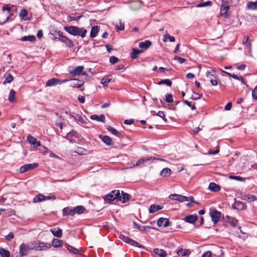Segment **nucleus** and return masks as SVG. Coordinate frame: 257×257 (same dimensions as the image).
<instances>
[{
  "mask_svg": "<svg viewBox=\"0 0 257 257\" xmlns=\"http://www.w3.org/2000/svg\"><path fill=\"white\" fill-rule=\"evenodd\" d=\"M64 29L69 34L73 36H80L82 38L85 37L87 33L86 29L76 26H65Z\"/></svg>",
  "mask_w": 257,
  "mask_h": 257,
  "instance_id": "1",
  "label": "nucleus"
},
{
  "mask_svg": "<svg viewBox=\"0 0 257 257\" xmlns=\"http://www.w3.org/2000/svg\"><path fill=\"white\" fill-rule=\"evenodd\" d=\"M156 160L164 161V159H161L158 157H148L145 158H142L136 162V166H139L142 167L150 164L153 160Z\"/></svg>",
  "mask_w": 257,
  "mask_h": 257,
  "instance_id": "2",
  "label": "nucleus"
},
{
  "mask_svg": "<svg viewBox=\"0 0 257 257\" xmlns=\"http://www.w3.org/2000/svg\"><path fill=\"white\" fill-rule=\"evenodd\" d=\"M119 197V190H114L111 191L109 193L105 195L103 197V199L106 203H111L114 200L118 201Z\"/></svg>",
  "mask_w": 257,
  "mask_h": 257,
  "instance_id": "3",
  "label": "nucleus"
},
{
  "mask_svg": "<svg viewBox=\"0 0 257 257\" xmlns=\"http://www.w3.org/2000/svg\"><path fill=\"white\" fill-rule=\"evenodd\" d=\"M119 238L123 241L127 243H128L133 246H137L140 248L143 247V245L140 244L139 242L136 241L135 240L129 238L128 237L124 235L120 234L119 235Z\"/></svg>",
  "mask_w": 257,
  "mask_h": 257,
  "instance_id": "4",
  "label": "nucleus"
},
{
  "mask_svg": "<svg viewBox=\"0 0 257 257\" xmlns=\"http://www.w3.org/2000/svg\"><path fill=\"white\" fill-rule=\"evenodd\" d=\"M69 80L68 79H64L61 80L56 78H53L50 79H49L46 83V85L47 87H51L55 86L56 85H60L63 83H65L66 82L68 81Z\"/></svg>",
  "mask_w": 257,
  "mask_h": 257,
  "instance_id": "5",
  "label": "nucleus"
},
{
  "mask_svg": "<svg viewBox=\"0 0 257 257\" xmlns=\"http://www.w3.org/2000/svg\"><path fill=\"white\" fill-rule=\"evenodd\" d=\"M209 214L211 218L212 221L214 224H216L219 220L221 217V213L218 210L214 209L212 211H211L209 213Z\"/></svg>",
  "mask_w": 257,
  "mask_h": 257,
  "instance_id": "6",
  "label": "nucleus"
},
{
  "mask_svg": "<svg viewBox=\"0 0 257 257\" xmlns=\"http://www.w3.org/2000/svg\"><path fill=\"white\" fill-rule=\"evenodd\" d=\"M38 166V164L36 163L25 164L20 167V171L21 173H24L29 170L37 168Z\"/></svg>",
  "mask_w": 257,
  "mask_h": 257,
  "instance_id": "7",
  "label": "nucleus"
},
{
  "mask_svg": "<svg viewBox=\"0 0 257 257\" xmlns=\"http://www.w3.org/2000/svg\"><path fill=\"white\" fill-rule=\"evenodd\" d=\"M169 197L172 200H176L180 202L188 201V198L187 197L177 194H171Z\"/></svg>",
  "mask_w": 257,
  "mask_h": 257,
  "instance_id": "8",
  "label": "nucleus"
},
{
  "mask_svg": "<svg viewBox=\"0 0 257 257\" xmlns=\"http://www.w3.org/2000/svg\"><path fill=\"white\" fill-rule=\"evenodd\" d=\"M30 248L28 245L22 243L19 247V253L21 257L28 255Z\"/></svg>",
  "mask_w": 257,
  "mask_h": 257,
  "instance_id": "9",
  "label": "nucleus"
},
{
  "mask_svg": "<svg viewBox=\"0 0 257 257\" xmlns=\"http://www.w3.org/2000/svg\"><path fill=\"white\" fill-rule=\"evenodd\" d=\"M36 249L38 250H45L51 247V245L48 243L39 241L36 243Z\"/></svg>",
  "mask_w": 257,
  "mask_h": 257,
  "instance_id": "10",
  "label": "nucleus"
},
{
  "mask_svg": "<svg viewBox=\"0 0 257 257\" xmlns=\"http://www.w3.org/2000/svg\"><path fill=\"white\" fill-rule=\"evenodd\" d=\"M130 195L121 191V194L119 192V197L118 199V201H120L122 203H125L130 200Z\"/></svg>",
  "mask_w": 257,
  "mask_h": 257,
  "instance_id": "11",
  "label": "nucleus"
},
{
  "mask_svg": "<svg viewBox=\"0 0 257 257\" xmlns=\"http://www.w3.org/2000/svg\"><path fill=\"white\" fill-rule=\"evenodd\" d=\"M133 227L134 228H137L141 231H148V229H155V228L150 226H142L138 224L137 222H133Z\"/></svg>",
  "mask_w": 257,
  "mask_h": 257,
  "instance_id": "12",
  "label": "nucleus"
},
{
  "mask_svg": "<svg viewBox=\"0 0 257 257\" xmlns=\"http://www.w3.org/2000/svg\"><path fill=\"white\" fill-rule=\"evenodd\" d=\"M169 220L166 218L161 217L159 218L157 221V224L159 226L167 227L169 225Z\"/></svg>",
  "mask_w": 257,
  "mask_h": 257,
  "instance_id": "13",
  "label": "nucleus"
},
{
  "mask_svg": "<svg viewBox=\"0 0 257 257\" xmlns=\"http://www.w3.org/2000/svg\"><path fill=\"white\" fill-rule=\"evenodd\" d=\"M51 35H52L55 39H58L60 41L62 39V37H64L63 35V33L60 30H52L50 32Z\"/></svg>",
  "mask_w": 257,
  "mask_h": 257,
  "instance_id": "14",
  "label": "nucleus"
},
{
  "mask_svg": "<svg viewBox=\"0 0 257 257\" xmlns=\"http://www.w3.org/2000/svg\"><path fill=\"white\" fill-rule=\"evenodd\" d=\"M27 140L30 144L34 145L35 147H39L41 146V143L32 136H29L27 137Z\"/></svg>",
  "mask_w": 257,
  "mask_h": 257,
  "instance_id": "15",
  "label": "nucleus"
},
{
  "mask_svg": "<svg viewBox=\"0 0 257 257\" xmlns=\"http://www.w3.org/2000/svg\"><path fill=\"white\" fill-rule=\"evenodd\" d=\"M144 52L143 50H139L136 48H133L132 52L130 54V56L132 59H135L139 57L140 54Z\"/></svg>",
  "mask_w": 257,
  "mask_h": 257,
  "instance_id": "16",
  "label": "nucleus"
},
{
  "mask_svg": "<svg viewBox=\"0 0 257 257\" xmlns=\"http://www.w3.org/2000/svg\"><path fill=\"white\" fill-rule=\"evenodd\" d=\"M84 69V67L83 66H79L75 68L73 70H72L70 72V73L73 75H79L80 74H85V73H82L83 70Z\"/></svg>",
  "mask_w": 257,
  "mask_h": 257,
  "instance_id": "17",
  "label": "nucleus"
},
{
  "mask_svg": "<svg viewBox=\"0 0 257 257\" xmlns=\"http://www.w3.org/2000/svg\"><path fill=\"white\" fill-rule=\"evenodd\" d=\"M229 9V7L221 6L220 13L221 16L225 18H227L230 15L228 12Z\"/></svg>",
  "mask_w": 257,
  "mask_h": 257,
  "instance_id": "18",
  "label": "nucleus"
},
{
  "mask_svg": "<svg viewBox=\"0 0 257 257\" xmlns=\"http://www.w3.org/2000/svg\"><path fill=\"white\" fill-rule=\"evenodd\" d=\"M197 218L198 216L196 215H188L184 218V220L186 222L193 223L197 220Z\"/></svg>",
  "mask_w": 257,
  "mask_h": 257,
  "instance_id": "19",
  "label": "nucleus"
},
{
  "mask_svg": "<svg viewBox=\"0 0 257 257\" xmlns=\"http://www.w3.org/2000/svg\"><path fill=\"white\" fill-rule=\"evenodd\" d=\"M152 43L150 40H146L144 42H141L139 44V47L142 49L146 50L148 49L151 45Z\"/></svg>",
  "mask_w": 257,
  "mask_h": 257,
  "instance_id": "20",
  "label": "nucleus"
},
{
  "mask_svg": "<svg viewBox=\"0 0 257 257\" xmlns=\"http://www.w3.org/2000/svg\"><path fill=\"white\" fill-rule=\"evenodd\" d=\"M50 231L57 237H61L62 236V230L59 228H52Z\"/></svg>",
  "mask_w": 257,
  "mask_h": 257,
  "instance_id": "21",
  "label": "nucleus"
},
{
  "mask_svg": "<svg viewBox=\"0 0 257 257\" xmlns=\"http://www.w3.org/2000/svg\"><path fill=\"white\" fill-rule=\"evenodd\" d=\"M61 41L64 43L66 46L69 48H72L74 46L73 41L65 36L62 37Z\"/></svg>",
  "mask_w": 257,
  "mask_h": 257,
  "instance_id": "22",
  "label": "nucleus"
},
{
  "mask_svg": "<svg viewBox=\"0 0 257 257\" xmlns=\"http://www.w3.org/2000/svg\"><path fill=\"white\" fill-rule=\"evenodd\" d=\"M99 138L101 139L102 141L107 146L112 145L111 139L108 136H99Z\"/></svg>",
  "mask_w": 257,
  "mask_h": 257,
  "instance_id": "23",
  "label": "nucleus"
},
{
  "mask_svg": "<svg viewBox=\"0 0 257 257\" xmlns=\"http://www.w3.org/2000/svg\"><path fill=\"white\" fill-rule=\"evenodd\" d=\"M90 118L92 120H95L96 121L102 122H104L105 119V116L103 114H101L100 115L93 114L91 115Z\"/></svg>",
  "mask_w": 257,
  "mask_h": 257,
  "instance_id": "24",
  "label": "nucleus"
},
{
  "mask_svg": "<svg viewBox=\"0 0 257 257\" xmlns=\"http://www.w3.org/2000/svg\"><path fill=\"white\" fill-rule=\"evenodd\" d=\"M208 189L213 192H218L220 190V187L214 182L210 183Z\"/></svg>",
  "mask_w": 257,
  "mask_h": 257,
  "instance_id": "25",
  "label": "nucleus"
},
{
  "mask_svg": "<svg viewBox=\"0 0 257 257\" xmlns=\"http://www.w3.org/2000/svg\"><path fill=\"white\" fill-rule=\"evenodd\" d=\"M153 252L160 257H166L167 256L166 252L162 249L154 248L153 249Z\"/></svg>",
  "mask_w": 257,
  "mask_h": 257,
  "instance_id": "26",
  "label": "nucleus"
},
{
  "mask_svg": "<svg viewBox=\"0 0 257 257\" xmlns=\"http://www.w3.org/2000/svg\"><path fill=\"white\" fill-rule=\"evenodd\" d=\"M163 207L161 205H156L155 204H152L150 206L149 211L150 213H153L158 210H161Z\"/></svg>",
  "mask_w": 257,
  "mask_h": 257,
  "instance_id": "27",
  "label": "nucleus"
},
{
  "mask_svg": "<svg viewBox=\"0 0 257 257\" xmlns=\"http://www.w3.org/2000/svg\"><path fill=\"white\" fill-rule=\"evenodd\" d=\"M177 253L179 255L181 256H188L190 253V251L188 249L184 250L183 248H180L177 251Z\"/></svg>",
  "mask_w": 257,
  "mask_h": 257,
  "instance_id": "28",
  "label": "nucleus"
},
{
  "mask_svg": "<svg viewBox=\"0 0 257 257\" xmlns=\"http://www.w3.org/2000/svg\"><path fill=\"white\" fill-rule=\"evenodd\" d=\"M46 200V197L42 194H39L37 195L33 199V201L35 203L40 202Z\"/></svg>",
  "mask_w": 257,
  "mask_h": 257,
  "instance_id": "29",
  "label": "nucleus"
},
{
  "mask_svg": "<svg viewBox=\"0 0 257 257\" xmlns=\"http://www.w3.org/2000/svg\"><path fill=\"white\" fill-rule=\"evenodd\" d=\"M20 40L22 41H30L34 42L36 41V37L33 35L25 36L22 37Z\"/></svg>",
  "mask_w": 257,
  "mask_h": 257,
  "instance_id": "30",
  "label": "nucleus"
},
{
  "mask_svg": "<svg viewBox=\"0 0 257 257\" xmlns=\"http://www.w3.org/2000/svg\"><path fill=\"white\" fill-rule=\"evenodd\" d=\"M248 10H255L257 9V1L255 2H249L246 5Z\"/></svg>",
  "mask_w": 257,
  "mask_h": 257,
  "instance_id": "31",
  "label": "nucleus"
},
{
  "mask_svg": "<svg viewBox=\"0 0 257 257\" xmlns=\"http://www.w3.org/2000/svg\"><path fill=\"white\" fill-rule=\"evenodd\" d=\"M106 129L108 131H109L111 134H112L113 135H114L119 138L121 136V134L120 132H119L116 129L113 128L112 127H111L109 125H108L106 127Z\"/></svg>",
  "mask_w": 257,
  "mask_h": 257,
  "instance_id": "32",
  "label": "nucleus"
},
{
  "mask_svg": "<svg viewBox=\"0 0 257 257\" xmlns=\"http://www.w3.org/2000/svg\"><path fill=\"white\" fill-rule=\"evenodd\" d=\"M242 199L244 200H247L249 202L254 201L257 200V197L253 195H244L243 196Z\"/></svg>",
  "mask_w": 257,
  "mask_h": 257,
  "instance_id": "33",
  "label": "nucleus"
},
{
  "mask_svg": "<svg viewBox=\"0 0 257 257\" xmlns=\"http://www.w3.org/2000/svg\"><path fill=\"white\" fill-rule=\"evenodd\" d=\"M242 43L248 49L249 52L251 51V45L250 41H248V37H245L242 41Z\"/></svg>",
  "mask_w": 257,
  "mask_h": 257,
  "instance_id": "34",
  "label": "nucleus"
},
{
  "mask_svg": "<svg viewBox=\"0 0 257 257\" xmlns=\"http://www.w3.org/2000/svg\"><path fill=\"white\" fill-rule=\"evenodd\" d=\"M98 33V27L97 26H93L91 28L90 37L91 38L95 37Z\"/></svg>",
  "mask_w": 257,
  "mask_h": 257,
  "instance_id": "35",
  "label": "nucleus"
},
{
  "mask_svg": "<svg viewBox=\"0 0 257 257\" xmlns=\"http://www.w3.org/2000/svg\"><path fill=\"white\" fill-rule=\"evenodd\" d=\"M171 170L168 168H164L160 173V175L163 177H168L171 174Z\"/></svg>",
  "mask_w": 257,
  "mask_h": 257,
  "instance_id": "36",
  "label": "nucleus"
},
{
  "mask_svg": "<svg viewBox=\"0 0 257 257\" xmlns=\"http://www.w3.org/2000/svg\"><path fill=\"white\" fill-rule=\"evenodd\" d=\"M63 242L61 240L55 238L52 242V245L54 247H59L62 246Z\"/></svg>",
  "mask_w": 257,
  "mask_h": 257,
  "instance_id": "37",
  "label": "nucleus"
},
{
  "mask_svg": "<svg viewBox=\"0 0 257 257\" xmlns=\"http://www.w3.org/2000/svg\"><path fill=\"white\" fill-rule=\"evenodd\" d=\"M16 92L14 90H11L10 92L8 100L11 102H13L15 100Z\"/></svg>",
  "mask_w": 257,
  "mask_h": 257,
  "instance_id": "38",
  "label": "nucleus"
},
{
  "mask_svg": "<svg viewBox=\"0 0 257 257\" xmlns=\"http://www.w3.org/2000/svg\"><path fill=\"white\" fill-rule=\"evenodd\" d=\"M236 205H237L238 210H244L247 207L245 203L241 201H236Z\"/></svg>",
  "mask_w": 257,
  "mask_h": 257,
  "instance_id": "39",
  "label": "nucleus"
},
{
  "mask_svg": "<svg viewBox=\"0 0 257 257\" xmlns=\"http://www.w3.org/2000/svg\"><path fill=\"white\" fill-rule=\"evenodd\" d=\"M0 255L2 257H10V253L4 248H0Z\"/></svg>",
  "mask_w": 257,
  "mask_h": 257,
  "instance_id": "40",
  "label": "nucleus"
},
{
  "mask_svg": "<svg viewBox=\"0 0 257 257\" xmlns=\"http://www.w3.org/2000/svg\"><path fill=\"white\" fill-rule=\"evenodd\" d=\"M167 39H169L171 42H173L175 41V38L173 36H171L168 34L166 33L163 36V41L166 42Z\"/></svg>",
  "mask_w": 257,
  "mask_h": 257,
  "instance_id": "41",
  "label": "nucleus"
},
{
  "mask_svg": "<svg viewBox=\"0 0 257 257\" xmlns=\"http://www.w3.org/2000/svg\"><path fill=\"white\" fill-rule=\"evenodd\" d=\"M65 247L68 249V250L70 252H73L74 254H77L79 252V250L77 248L68 245L67 243L65 244Z\"/></svg>",
  "mask_w": 257,
  "mask_h": 257,
  "instance_id": "42",
  "label": "nucleus"
},
{
  "mask_svg": "<svg viewBox=\"0 0 257 257\" xmlns=\"http://www.w3.org/2000/svg\"><path fill=\"white\" fill-rule=\"evenodd\" d=\"M71 118H72L77 123H84V121L81 115H77L76 116L71 115Z\"/></svg>",
  "mask_w": 257,
  "mask_h": 257,
  "instance_id": "43",
  "label": "nucleus"
},
{
  "mask_svg": "<svg viewBox=\"0 0 257 257\" xmlns=\"http://www.w3.org/2000/svg\"><path fill=\"white\" fill-rule=\"evenodd\" d=\"M111 78L109 77H104L102 78L101 80V83L104 85V86H107L108 83L111 81Z\"/></svg>",
  "mask_w": 257,
  "mask_h": 257,
  "instance_id": "44",
  "label": "nucleus"
},
{
  "mask_svg": "<svg viewBox=\"0 0 257 257\" xmlns=\"http://www.w3.org/2000/svg\"><path fill=\"white\" fill-rule=\"evenodd\" d=\"M74 208L76 210V213L78 214L83 213L85 209L82 206H77L74 207Z\"/></svg>",
  "mask_w": 257,
  "mask_h": 257,
  "instance_id": "45",
  "label": "nucleus"
},
{
  "mask_svg": "<svg viewBox=\"0 0 257 257\" xmlns=\"http://www.w3.org/2000/svg\"><path fill=\"white\" fill-rule=\"evenodd\" d=\"M87 150L86 149H84L82 148L78 147L76 149V150L75 151V152H76L79 155H85L87 153Z\"/></svg>",
  "mask_w": 257,
  "mask_h": 257,
  "instance_id": "46",
  "label": "nucleus"
},
{
  "mask_svg": "<svg viewBox=\"0 0 257 257\" xmlns=\"http://www.w3.org/2000/svg\"><path fill=\"white\" fill-rule=\"evenodd\" d=\"M159 85L165 84L168 86H171L172 85V82L169 79L162 80L159 82Z\"/></svg>",
  "mask_w": 257,
  "mask_h": 257,
  "instance_id": "47",
  "label": "nucleus"
},
{
  "mask_svg": "<svg viewBox=\"0 0 257 257\" xmlns=\"http://www.w3.org/2000/svg\"><path fill=\"white\" fill-rule=\"evenodd\" d=\"M165 100L168 103H171L173 102V95L171 94H167L165 95Z\"/></svg>",
  "mask_w": 257,
  "mask_h": 257,
  "instance_id": "48",
  "label": "nucleus"
},
{
  "mask_svg": "<svg viewBox=\"0 0 257 257\" xmlns=\"http://www.w3.org/2000/svg\"><path fill=\"white\" fill-rule=\"evenodd\" d=\"M28 15L27 11L24 9L21 10L19 13V16L21 19H23Z\"/></svg>",
  "mask_w": 257,
  "mask_h": 257,
  "instance_id": "49",
  "label": "nucleus"
},
{
  "mask_svg": "<svg viewBox=\"0 0 257 257\" xmlns=\"http://www.w3.org/2000/svg\"><path fill=\"white\" fill-rule=\"evenodd\" d=\"M231 3L232 0H222L221 6L229 8Z\"/></svg>",
  "mask_w": 257,
  "mask_h": 257,
  "instance_id": "50",
  "label": "nucleus"
},
{
  "mask_svg": "<svg viewBox=\"0 0 257 257\" xmlns=\"http://www.w3.org/2000/svg\"><path fill=\"white\" fill-rule=\"evenodd\" d=\"M202 97V94L198 93L193 92V94L191 97L192 99L197 100L200 99Z\"/></svg>",
  "mask_w": 257,
  "mask_h": 257,
  "instance_id": "51",
  "label": "nucleus"
},
{
  "mask_svg": "<svg viewBox=\"0 0 257 257\" xmlns=\"http://www.w3.org/2000/svg\"><path fill=\"white\" fill-rule=\"evenodd\" d=\"M174 59L175 60H178L180 64H182L183 63H184L186 61V60L185 58L179 57L178 56H175L174 57Z\"/></svg>",
  "mask_w": 257,
  "mask_h": 257,
  "instance_id": "52",
  "label": "nucleus"
},
{
  "mask_svg": "<svg viewBox=\"0 0 257 257\" xmlns=\"http://www.w3.org/2000/svg\"><path fill=\"white\" fill-rule=\"evenodd\" d=\"M13 77L11 74H9L5 79L4 83H10L12 81Z\"/></svg>",
  "mask_w": 257,
  "mask_h": 257,
  "instance_id": "53",
  "label": "nucleus"
},
{
  "mask_svg": "<svg viewBox=\"0 0 257 257\" xmlns=\"http://www.w3.org/2000/svg\"><path fill=\"white\" fill-rule=\"evenodd\" d=\"M157 115L160 116V117L162 118L166 122L167 121V119L165 117V114L164 111H159L157 113Z\"/></svg>",
  "mask_w": 257,
  "mask_h": 257,
  "instance_id": "54",
  "label": "nucleus"
},
{
  "mask_svg": "<svg viewBox=\"0 0 257 257\" xmlns=\"http://www.w3.org/2000/svg\"><path fill=\"white\" fill-rule=\"evenodd\" d=\"M212 5V2L210 1H207L205 3H203L201 4H200L198 5V7H207V6H211Z\"/></svg>",
  "mask_w": 257,
  "mask_h": 257,
  "instance_id": "55",
  "label": "nucleus"
},
{
  "mask_svg": "<svg viewBox=\"0 0 257 257\" xmlns=\"http://www.w3.org/2000/svg\"><path fill=\"white\" fill-rule=\"evenodd\" d=\"M183 102L188 105L189 107H190L192 109V110H195L196 109V107L195 105V104L194 103L193 105L191 104V103L188 100H184Z\"/></svg>",
  "mask_w": 257,
  "mask_h": 257,
  "instance_id": "56",
  "label": "nucleus"
},
{
  "mask_svg": "<svg viewBox=\"0 0 257 257\" xmlns=\"http://www.w3.org/2000/svg\"><path fill=\"white\" fill-rule=\"evenodd\" d=\"M119 59L115 56H111L109 58V61L112 64L117 63Z\"/></svg>",
  "mask_w": 257,
  "mask_h": 257,
  "instance_id": "57",
  "label": "nucleus"
},
{
  "mask_svg": "<svg viewBox=\"0 0 257 257\" xmlns=\"http://www.w3.org/2000/svg\"><path fill=\"white\" fill-rule=\"evenodd\" d=\"M252 97L254 99H257V86L252 91Z\"/></svg>",
  "mask_w": 257,
  "mask_h": 257,
  "instance_id": "58",
  "label": "nucleus"
},
{
  "mask_svg": "<svg viewBox=\"0 0 257 257\" xmlns=\"http://www.w3.org/2000/svg\"><path fill=\"white\" fill-rule=\"evenodd\" d=\"M231 220L229 221L230 225L233 227H235L237 223V220L234 218H231Z\"/></svg>",
  "mask_w": 257,
  "mask_h": 257,
  "instance_id": "59",
  "label": "nucleus"
},
{
  "mask_svg": "<svg viewBox=\"0 0 257 257\" xmlns=\"http://www.w3.org/2000/svg\"><path fill=\"white\" fill-rule=\"evenodd\" d=\"M69 210L68 207H65L62 210V214L63 216L69 215Z\"/></svg>",
  "mask_w": 257,
  "mask_h": 257,
  "instance_id": "60",
  "label": "nucleus"
},
{
  "mask_svg": "<svg viewBox=\"0 0 257 257\" xmlns=\"http://www.w3.org/2000/svg\"><path fill=\"white\" fill-rule=\"evenodd\" d=\"M217 148H219V147H218ZM219 149L218 148H217L216 150L215 151H212L211 150H210L208 151L207 152V154H209V155H216L218 153H219Z\"/></svg>",
  "mask_w": 257,
  "mask_h": 257,
  "instance_id": "61",
  "label": "nucleus"
},
{
  "mask_svg": "<svg viewBox=\"0 0 257 257\" xmlns=\"http://www.w3.org/2000/svg\"><path fill=\"white\" fill-rule=\"evenodd\" d=\"M224 73H226L227 75L235 79H238V76L235 74H231L227 72L223 71Z\"/></svg>",
  "mask_w": 257,
  "mask_h": 257,
  "instance_id": "62",
  "label": "nucleus"
},
{
  "mask_svg": "<svg viewBox=\"0 0 257 257\" xmlns=\"http://www.w3.org/2000/svg\"><path fill=\"white\" fill-rule=\"evenodd\" d=\"M55 124L59 126L61 130L63 129V123L58 120L55 121Z\"/></svg>",
  "mask_w": 257,
  "mask_h": 257,
  "instance_id": "63",
  "label": "nucleus"
},
{
  "mask_svg": "<svg viewBox=\"0 0 257 257\" xmlns=\"http://www.w3.org/2000/svg\"><path fill=\"white\" fill-rule=\"evenodd\" d=\"M212 252L210 251H207L205 252H204L201 257H211L212 256Z\"/></svg>",
  "mask_w": 257,
  "mask_h": 257,
  "instance_id": "64",
  "label": "nucleus"
}]
</instances>
